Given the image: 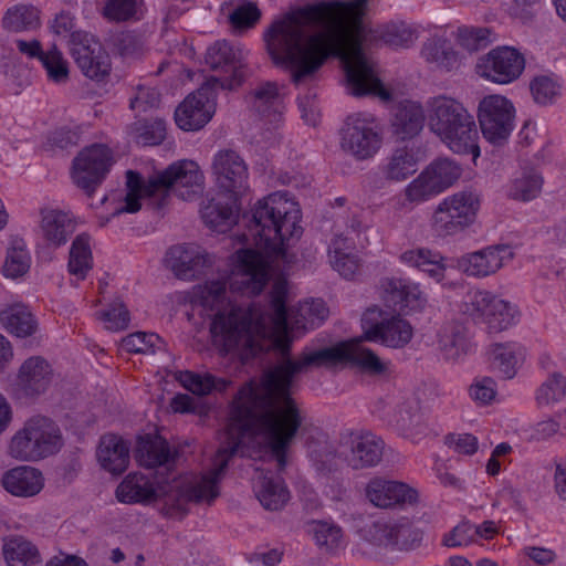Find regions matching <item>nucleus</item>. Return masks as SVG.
<instances>
[{"label": "nucleus", "instance_id": "1", "mask_svg": "<svg viewBox=\"0 0 566 566\" xmlns=\"http://www.w3.org/2000/svg\"><path fill=\"white\" fill-rule=\"evenodd\" d=\"M251 212L255 249L237 250L230 258L229 273L193 286L189 296L192 305L216 311L210 326L213 344L241 361L270 350L287 356L296 338L318 327L328 316L322 300L304 301L287 308L290 286L283 277L272 285L269 310L260 303L247 307L233 304L237 295H260L274 276L277 261L303 234L301 207L286 191L259 199Z\"/></svg>", "mask_w": 566, "mask_h": 566}, {"label": "nucleus", "instance_id": "21", "mask_svg": "<svg viewBox=\"0 0 566 566\" xmlns=\"http://www.w3.org/2000/svg\"><path fill=\"white\" fill-rule=\"evenodd\" d=\"M206 63L211 70L219 72L218 75L207 80L211 87L233 90L242 83L244 76L242 65L237 60L233 48L227 41H217L208 48Z\"/></svg>", "mask_w": 566, "mask_h": 566}, {"label": "nucleus", "instance_id": "31", "mask_svg": "<svg viewBox=\"0 0 566 566\" xmlns=\"http://www.w3.org/2000/svg\"><path fill=\"white\" fill-rule=\"evenodd\" d=\"M1 483L4 490L14 496L31 497L44 488V476L35 468L20 465L7 471Z\"/></svg>", "mask_w": 566, "mask_h": 566}, {"label": "nucleus", "instance_id": "27", "mask_svg": "<svg viewBox=\"0 0 566 566\" xmlns=\"http://www.w3.org/2000/svg\"><path fill=\"white\" fill-rule=\"evenodd\" d=\"M390 423L407 439L418 442L427 431L428 424L416 397H409L397 405Z\"/></svg>", "mask_w": 566, "mask_h": 566}, {"label": "nucleus", "instance_id": "8", "mask_svg": "<svg viewBox=\"0 0 566 566\" xmlns=\"http://www.w3.org/2000/svg\"><path fill=\"white\" fill-rule=\"evenodd\" d=\"M62 433L54 420L35 415L27 419L8 443V454L19 461H39L56 453Z\"/></svg>", "mask_w": 566, "mask_h": 566}, {"label": "nucleus", "instance_id": "46", "mask_svg": "<svg viewBox=\"0 0 566 566\" xmlns=\"http://www.w3.org/2000/svg\"><path fill=\"white\" fill-rule=\"evenodd\" d=\"M422 170L441 193L453 187L463 172L460 164L446 157L431 161Z\"/></svg>", "mask_w": 566, "mask_h": 566}, {"label": "nucleus", "instance_id": "59", "mask_svg": "<svg viewBox=\"0 0 566 566\" xmlns=\"http://www.w3.org/2000/svg\"><path fill=\"white\" fill-rule=\"evenodd\" d=\"M135 138L143 145H158L166 136V124L163 119H154L150 123L136 124Z\"/></svg>", "mask_w": 566, "mask_h": 566}, {"label": "nucleus", "instance_id": "18", "mask_svg": "<svg viewBox=\"0 0 566 566\" xmlns=\"http://www.w3.org/2000/svg\"><path fill=\"white\" fill-rule=\"evenodd\" d=\"M70 52L86 77L95 82L107 80L112 71L111 59L93 35L81 31L73 33Z\"/></svg>", "mask_w": 566, "mask_h": 566}, {"label": "nucleus", "instance_id": "41", "mask_svg": "<svg viewBox=\"0 0 566 566\" xmlns=\"http://www.w3.org/2000/svg\"><path fill=\"white\" fill-rule=\"evenodd\" d=\"M420 160L418 149L400 147L392 151L381 171L389 180L402 181L417 171Z\"/></svg>", "mask_w": 566, "mask_h": 566}, {"label": "nucleus", "instance_id": "58", "mask_svg": "<svg viewBox=\"0 0 566 566\" xmlns=\"http://www.w3.org/2000/svg\"><path fill=\"white\" fill-rule=\"evenodd\" d=\"M470 398L479 406H488L495 401L497 386L491 377H476L469 387Z\"/></svg>", "mask_w": 566, "mask_h": 566}, {"label": "nucleus", "instance_id": "61", "mask_svg": "<svg viewBox=\"0 0 566 566\" xmlns=\"http://www.w3.org/2000/svg\"><path fill=\"white\" fill-rule=\"evenodd\" d=\"M473 524L465 521L454 526L442 537V544L447 547H463L475 543Z\"/></svg>", "mask_w": 566, "mask_h": 566}, {"label": "nucleus", "instance_id": "23", "mask_svg": "<svg viewBox=\"0 0 566 566\" xmlns=\"http://www.w3.org/2000/svg\"><path fill=\"white\" fill-rule=\"evenodd\" d=\"M365 496L370 504L380 509L416 504L419 492L409 484L384 476H373L366 483Z\"/></svg>", "mask_w": 566, "mask_h": 566}, {"label": "nucleus", "instance_id": "26", "mask_svg": "<svg viewBox=\"0 0 566 566\" xmlns=\"http://www.w3.org/2000/svg\"><path fill=\"white\" fill-rule=\"evenodd\" d=\"M252 107L269 132L276 130L282 124L284 103L276 84L268 82L255 88Z\"/></svg>", "mask_w": 566, "mask_h": 566}, {"label": "nucleus", "instance_id": "11", "mask_svg": "<svg viewBox=\"0 0 566 566\" xmlns=\"http://www.w3.org/2000/svg\"><path fill=\"white\" fill-rule=\"evenodd\" d=\"M460 311L474 322L484 324L492 333L509 329L520 318L516 304L486 290L468 292Z\"/></svg>", "mask_w": 566, "mask_h": 566}, {"label": "nucleus", "instance_id": "28", "mask_svg": "<svg viewBox=\"0 0 566 566\" xmlns=\"http://www.w3.org/2000/svg\"><path fill=\"white\" fill-rule=\"evenodd\" d=\"M434 346L448 363H460L472 352L470 339L462 326L455 323H447L438 329Z\"/></svg>", "mask_w": 566, "mask_h": 566}, {"label": "nucleus", "instance_id": "45", "mask_svg": "<svg viewBox=\"0 0 566 566\" xmlns=\"http://www.w3.org/2000/svg\"><path fill=\"white\" fill-rule=\"evenodd\" d=\"M93 268V254L90 235L78 234L72 242L69 253L67 271L76 277L84 280Z\"/></svg>", "mask_w": 566, "mask_h": 566}, {"label": "nucleus", "instance_id": "29", "mask_svg": "<svg viewBox=\"0 0 566 566\" xmlns=\"http://www.w3.org/2000/svg\"><path fill=\"white\" fill-rule=\"evenodd\" d=\"M347 462L353 469L377 465L384 452V441L369 431L353 433L349 437Z\"/></svg>", "mask_w": 566, "mask_h": 566}, {"label": "nucleus", "instance_id": "10", "mask_svg": "<svg viewBox=\"0 0 566 566\" xmlns=\"http://www.w3.org/2000/svg\"><path fill=\"white\" fill-rule=\"evenodd\" d=\"M480 209L481 197L475 191L453 192L434 206L430 228L440 237L455 235L475 223Z\"/></svg>", "mask_w": 566, "mask_h": 566}, {"label": "nucleus", "instance_id": "62", "mask_svg": "<svg viewBox=\"0 0 566 566\" xmlns=\"http://www.w3.org/2000/svg\"><path fill=\"white\" fill-rule=\"evenodd\" d=\"M512 451V446L507 442L497 444L491 452V457L486 462V473L491 476L499 475L502 469L506 468L507 463H510L509 457Z\"/></svg>", "mask_w": 566, "mask_h": 566}, {"label": "nucleus", "instance_id": "49", "mask_svg": "<svg viewBox=\"0 0 566 566\" xmlns=\"http://www.w3.org/2000/svg\"><path fill=\"white\" fill-rule=\"evenodd\" d=\"M405 202L410 206H419L441 195L430 178L422 170L403 189Z\"/></svg>", "mask_w": 566, "mask_h": 566}, {"label": "nucleus", "instance_id": "24", "mask_svg": "<svg viewBox=\"0 0 566 566\" xmlns=\"http://www.w3.org/2000/svg\"><path fill=\"white\" fill-rule=\"evenodd\" d=\"M398 260L401 264L408 268L417 269L443 286L455 285L444 283L446 272L449 268L448 259L437 250H432L426 247L410 248L402 251L399 254Z\"/></svg>", "mask_w": 566, "mask_h": 566}, {"label": "nucleus", "instance_id": "50", "mask_svg": "<svg viewBox=\"0 0 566 566\" xmlns=\"http://www.w3.org/2000/svg\"><path fill=\"white\" fill-rule=\"evenodd\" d=\"M562 87L559 78L554 75H538L530 83L531 94L541 105L555 103L562 95Z\"/></svg>", "mask_w": 566, "mask_h": 566}, {"label": "nucleus", "instance_id": "39", "mask_svg": "<svg viewBox=\"0 0 566 566\" xmlns=\"http://www.w3.org/2000/svg\"><path fill=\"white\" fill-rule=\"evenodd\" d=\"M174 378L179 385L196 396H208L212 392H223L230 386L231 381L217 377L210 373H196L192 370H178Z\"/></svg>", "mask_w": 566, "mask_h": 566}, {"label": "nucleus", "instance_id": "44", "mask_svg": "<svg viewBox=\"0 0 566 566\" xmlns=\"http://www.w3.org/2000/svg\"><path fill=\"white\" fill-rule=\"evenodd\" d=\"M543 178L534 168H523L506 185L507 197L518 201H531L542 191Z\"/></svg>", "mask_w": 566, "mask_h": 566}, {"label": "nucleus", "instance_id": "3", "mask_svg": "<svg viewBox=\"0 0 566 566\" xmlns=\"http://www.w3.org/2000/svg\"><path fill=\"white\" fill-rule=\"evenodd\" d=\"M353 363L371 376L391 371V361L381 359L359 340L342 342L331 347L306 348L295 359H286L265 371L260 382L250 381L237 394L232 428L242 429L251 420L264 454L273 458L280 469L286 465L287 451L303 422V413L291 396L294 377L313 367H334Z\"/></svg>", "mask_w": 566, "mask_h": 566}, {"label": "nucleus", "instance_id": "48", "mask_svg": "<svg viewBox=\"0 0 566 566\" xmlns=\"http://www.w3.org/2000/svg\"><path fill=\"white\" fill-rule=\"evenodd\" d=\"M39 25V10L30 4L13 6L6 11L2 18V27L10 32L28 31Z\"/></svg>", "mask_w": 566, "mask_h": 566}, {"label": "nucleus", "instance_id": "7", "mask_svg": "<svg viewBox=\"0 0 566 566\" xmlns=\"http://www.w3.org/2000/svg\"><path fill=\"white\" fill-rule=\"evenodd\" d=\"M426 123L429 130L452 153L480 155L479 132L475 119L459 99L437 95L426 102Z\"/></svg>", "mask_w": 566, "mask_h": 566}, {"label": "nucleus", "instance_id": "52", "mask_svg": "<svg viewBox=\"0 0 566 566\" xmlns=\"http://www.w3.org/2000/svg\"><path fill=\"white\" fill-rule=\"evenodd\" d=\"M39 61L45 70L49 81L55 84L67 82L70 74L69 62L55 45L44 51Z\"/></svg>", "mask_w": 566, "mask_h": 566}, {"label": "nucleus", "instance_id": "22", "mask_svg": "<svg viewBox=\"0 0 566 566\" xmlns=\"http://www.w3.org/2000/svg\"><path fill=\"white\" fill-rule=\"evenodd\" d=\"M166 264L178 279L193 281L213 266L214 256L198 244L184 243L167 251Z\"/></svg>", "mask_w": 566, "mask_h": 566}, {"label": "nucleus", "instance_id": "19", "mask_svg": "<svg viewBox=\"0 0 566 566\" xmlns=\"http://www.w3.org/2000/svg\"><path fill=\"white\" fill-rule=\"evenodd\" d=\"M515 258L513 247L493 244L465 253L457 261L459 270L474 279H485L496 274Z\"/></svg>", "mask_w": 566, "mask_h": 566}, {"label": "nucleus", "instance_id": "63", "mask_svg": "<svg viewBox=\"0 0 566 566\" xmlns=\"http://www.w3.org/2000/svg\"><path fill=\"white\" fill-rule=\"evenodd\" d=\"M447 443L455 452L472 455L479 449V439L472 433H452L447 437Z\"/></svg>", "mask_w": 566, "mask_h": 566}, {"label": "nucleus", "instance_id": "37", "mask_svg": "<svg viewBox=\"0 0 566 566\" xmlns=\"http://www.w3.org/2000/svg\"><path fill=\"white\" fill-rule=\"evenodd\" d=\"M317 548L328 555H338L347 546L346 536L333 521H312L307 528Z\"/></svg>", "mask_w": 566, "mask_h": 566}, {"label": "nucleus", "instance_id": "42", "mask_svg": "<svg viewBox=\"0 0 566 566\" xmlns=\"http://www.w3.org/2000/svg\"><path fill=\"white\" fill-rule=\"evenodd\" d=\"M489 357L494 369L513 378L524 359V348L517 343H496L490 347Z\"/></svg>", "mask_w": 566, "mask_h": 566}, {"label": "nucleus", "instance_id": "12", "mask_svg": "<svg viewBox=\"0 0 566 566\" xmlns=\"http://www.w3.org/2000/svg\"><path fill=\"white\" fill-rule=\"evenodd\" d=\"M384 144L380 123L368 113H356L347 116L339 130V147L357 161H366L376 157Z\"/></svg>", "mask_w": 566, "mask_h": 566}, {"label": "nucleus", "instance_id": "33", "mask_svg": "<svg viewBox=\"0 0 566 566\" xmlns=\"http://www.w3.org/2000/svg\"><path fill=\"white\" fill-rule=\"evenodd\" d=\"M19 382L28 395L46 392L54 382V375L50 364L41 357H30L20 367Z\"/></svg>", "mask_w": 566, "mask_h": 566}, {"label": "nucleus", "instance_id": "36", "mask_svg": "<svg viewBox=\"0 0 566 566\" xmlns=\"http://www.w3.org/2000/svg\"><path fill=\"white\" fill-rule=\"evenodd\" d=\"M258 471L253 489L262 506L266 510L277 511L282 509L290 499V493L284 482L279 476H269L263 470Z\"/></svg>", "mask_w": 566, "mask_h": 566}, {"label": "nucleus", "instance_id": "43", "mask_svg": "<svg viewBox=\"0 0 566 566\" xmlns=\"http://www.w3.org/2000/svg\"><path fill=\"white\" fill-rule=\"evenodd\" d=\"M172 458L167 441L160 436L146 434L138 439L136 460L145 468H156Z\"/></svg>", "mask_w": 566, "mask_h": 566}, {"label": "nucleus", "instance_id": "56", "mask_svg": "<svg viewBox=\"0 0 566 566\" xmlns=\"http://www.w3.org/2000/svg\"><path fill=\"white\" fill-rule=\"evenodd\" d=\"M457 40L464 49L475 51L491 42V30L480 27H460L457 30Z\"/></svg>", "mask_w": 566, "mask_h": 566}, {"label": "nucleus", "instance_id": "15", "mask_svg": "<svg viewBox=\"0 0 566 566\" xmlns=\"http://www.w3.org/2000/svg\"><path fill=\"white\" fill-rule=\"evenodd\" d=\"M376 295L386 308L403 314L420 312L428 303L421 284L408 277H381L376 285Z\"/></svg>", "mask_w": 566, "mask_h": 566}, {"label": "nucleus", "instance_id": "4", "mask_svg": "<svg viewBox=\"0 0 566 566\" xmlns=\"http://www.w3.org/2000/svg\"><path fill=\"white\" fill-rule=\"evenodd\" d=\"M237 405L234 397L223 432V443L214 454L211 468L201 475L186 474L171 482L160 483L157 479L139 472L127 474L117 485L115 491L116 500L124 504L149 505L163 502L165 513L169 516L184 513L190 501L212 502L219 495V483L223 471L235 453L249 458H263L264 447L256 438V430L249 420V424L242 429L232 428V413Z\"/></svg>", "mask_w": 566, "mask_h": 566}, {"label": "nucleus", "instance_id": "64", "mask_svg": "<svg viewBox=\"0 0 566 566\" xmlns=\"http://www.w3.org/2000/svg\"><path fill=\"white\" fill-rule=\"evenodd\" d=\"M159 103V93L153 87H139L136 96L130 101L134 111H146Z\"/></svg>", "mask_w": 566, "mask_h": 566}, {"label": "nucleus", "instance_id": "16", "mask_svg": "<svg viewBox=\"0 0 566 566\" xmlns=\"http://www.w3.org/2000/svg\"><path fill=\"white\" fill-rule=\"evenodd\" d=\"M526 65L524 54L514 46H496L479 57L476 74L494 84L506 85L523 74Z\"/></svg>", "mask_w": 566, "mask_h": 566}, {"label": "nucleus", "instance_id": "51", "mask_svg": "<svg viewBox=\"0 0 566 566\" xmlns=\"http://www.w3.org/2000/svg\"><path fill=\"white\" fill-rule=\"evenodd\" d=\"M421 55L428 63L447 70L452 69L458 61L457 53L442 39H433L427 42L422 48Z\"/></svg>", "mask_w": 566, "mask_h": 566}, {"label": "nucleus", "instance_id": "25", "mask_svg": "<svg viewBox=\"0 0 566 566\" xmlns=\"http://www.w3.org/2000/svg\"><path fill=\"white\" fill-rule=\"evenodd\" d=\"M75 231L72 216L56 208L40 210L39 233L50 248L64 245Z\"/></svg>", "mask_w": 566, "mask_h": 566}, {"label": "nucleus", "instance_id": "60", "mask_svg": "<svg viewBox=\"0 0 566 566\" xmlns=\"http://www.w3.org/2000/svg\"><path fill=\"white\" fill-rule=\"evenodd\" d=\"M381 36L387 44L396 48L408 46L417 39L415 30L403 22L386 27Z\"/></svg>", "mask_w": 566, "mask_h": 566}, {"label": "nucleus", "instance_id": "13", "mask_svg": "<svg viewBox=\"0 0 566 566\" xmlns=\"http://www.w3.org/2000/svg\"><path fill=\"white\" fill-rule=\"evenodd\" d=\"M481 133L493 146L507 143L515 128L516 108L514 103L502 94L482 97L476 109Z\"/></svg>", "mask_w": 566, "mask_h": 566}, {"label": "nucleus", "instance_id": "14", "mask_svg": "<svg viewBox=\"0 0 566 566\" xmlns=\"http://www.w3.org/2000/svg\"><path fill=\"white\" fill-rule=\"evenodd\" d=\"M114 163V154L106 145L87 146L73 159L71 178L78 188L91 195L106 178Z\"/></svg>", "mask_w": 566, "mask_h": 566}, {"label": "nucleus", "instance_id": "6", "mask_svg": "<svg viewBox=\"0 0 566 566\" xmlns=\"http://www.w3.org/2000/svg\"><path fill=\"white\" fill-rule=\"evenodd\" d=\"M211 172L217 191L207 195L200 214L210 229L224 232L238 220L239 200L249 187L248 166L235 150L221 149L213 155Z\"/></svg>", "mask_w": 566, "mask_h": 566}, {"label": "nucleus", "instance_id": "57", "mask_svg": "<svg viewBox=\"0 0 566 566\" xmlns=\"http://www.w3.org/2000/svg\"><path fill=\"white\" fill-rule=\"evenodd\" d=\"M98 319L104 324L106 329L118 332L128 326L130 317L125 305L120 301H115L99 313Z\"/></svg>", "mask_w": 566, "mask_h": 566}, {"label": "nucleus", "instance_id": "35", "mask_svg": "<svg viewBox=\"0 0 566 566\" xmlns=\"http://www.w3.org/2000/svg\"><path fill=\"white\" fill-rule=\"evenodd\" d=\"M426 122V107L418 102L406 101L397 107L391 120L394 135L400 139L418 135Z\"/></svg>", "mask_w": 566, "mask_h": 566}, {"label": "nucleus", "instance_id": "47", "mask_svg": "<svg viewBox=\"0 0 566 566\" xmlns=\"http://www.w3.org/2000/svg\"><path fill=\"white\" fill-rule=\"evenodd\" d=\"M222 10L235 30L251 29L261 18V11L258 6L248 0H232Z\"/></svg>", "mask_w": 566, "mask_h": 566}, {"label": "nucleus", "instance_id": "53", "mask_svg": "<svg viewBox=\"0 0 566 566\" xmlns=\"http://www.w3.org/2000/svg\"><path fill=\"white\" fill-rule=\"evenodd\" d=\"M566 396V377L559 373L549 375L537 388L535 399L538 406H552Z\"/></svg>", "mask_w": 566, "mask_h": 566}, {"label": "nucleus", "instance_id": "17", "mask_svg": "<svg viewBox=\"0 0 566 566\" xmlns=\"http://www.w3.org/2000/svg\"><path fill=\"white\" fill-rule=\"evenodd\" d=\"M377 314L381 315V312L374 307L367 310L363 315L364 339L394 349L403 348L410 343L413 337V328L407 319L402 318L400 314H396L377 321Z\"/></svg>", "mask_w": 566, "mask_h": 566}, {"label": "nucleus", "instance_id": "55", "mask_svg": "<svg viewBox=\"0 0 566 566\" xmlns=\"http://www.w3.org/2000/svg\"><path fill=\"white\" fill-rule=\"evenodd\" d=\"M142 7L143 0H106L103 14L109 21L124 22L138 19Z\"/></svg>", "mask_w": 566, "mask_h": 566}, {"label": "nucleus", "instance_id": "34", "mask_svg": "<svg viewBox=\"0 0 566 566\" xmlns=\"http://www.w3.org/2000/svg\"><path fill=\"white\" fill-rule=\"evenodd\" d=\"M409 532V527L396 522L377 521L361 530V551L373 554L374 551L399 544L400 536Z\"/></svg>", "mask_w": 566, "mask_h": 566}, {"label": "nucleus", "instance_id": "38", "mask_svg": "<svg viewBox=\"0 0 566 566\" xmlns=\"http://www.w3.org/2000/svg\"><path fill=\"white\" fill-rule=\"evenodd\" d=\"M32 256L27 242L22 238H12L6 250L1 274L8 280L18 281L30 272Z\"/></svg>", "mask_w": 566, "mask_h": 566}, {"label": "nucleus", "instance_id": "20", "mask_svg": "<svg viewBox=\"0 0 566 566\" xmlns=\"http://www.w3.org/2000/svg\"><path fill=\"white\" fill-rule=\"evenodd\" d=\"M216 94L210 83L188 95L175 111V122L185 132L205 127L216 113Z\"/></svg>", "mask_w": 566, "mask_h": 566}, {"label": "nucleus", "instance_id": "2", "mask_svg": "<svg viewBox=\"0 0 566 566\" xmlns=\"http://www.w3.org/2000/svg\"><path fill=\"white\" fill-rule=\"evenodd\" d=\"M367 0L310 4L274 19L264 31L273 63L289 70L295 83L316 72L327 60L340 57L350 94L375 95L389 101L390 93L361 50V15Z\"/></svg>", "mask_w": 566, "mask_h": 566}, {"label": "nucleus", "instance_id": "40", "mask_svg": "<svg viewBox=\"0 0 566 566\" xmlns=\"http://www.w3.org/2000/svg\"><path fill=\"white\" fill-rule=\"evenodd\" d=\"M2 555L8 566H42L43 563L39 548L22 536L4 538Z\"/></svg>", "mask_w": 566, "mask_h": 566}, {"label": "nucleus", "instance_id": "9", "mask_svg": "<svg viewBox=\"0 0 566 566\" xmlns=\"http://www.w3.org/2000/svg\"><path fill=\"white\" fill-rule=\"evenodd\" d=\"M370 224L364 219L363 211L353 212L347 221L336 220L326 242L328 264L340 276L354 279L361 266L357 251V240Z\"/></svg>", "mask_w": 566, "mask_h": 566}, {"label": "nucleus", "instance_id": "32", "mask_svg": "<svg viewBox=\"0 0 566 566\" xmlns=\"http://www.w3.org/2000/svg\"><path fill=\"white\" fill-rule=\"evenodd\" d=\"M99 465L114 475L123 473L129 464V443L116 434L101 438L96 451Z\"/></svg>", "mask_w": 566, "mask_h": 566}, {"label": "nucleus", "instance_id": "30", "mask_svg": "<svg viewBox=\"0 0 566 566\" xmlns=\"http://www.w3.org/2000/svg\"><path fill=\"white\" fill-rule=\"evenodd\" d=\"M0 326L9 334L24 338L36 332L38 322L30 307L13 297L0 307Z\"/></svg>", "mask_w": 566, "mask_h": 566}, {"label": "nucleus", "instance_id": "54", "mask_svg": "<svg viewBox=\"0 0 566 566\" xmlns=\"http://www.w3.org/2000/svg\"><path fill=\"white\" fill-rule=\"evenodd\" d=\"M120 347L127 353L154 354L164 347V340L156 333L136 332L125 336Z\"/></svg>", "mask_w": 566, "mask_h": 566}, {"label": "nucleus", "instance_id": "5", "mask_svg": "<svg viewBox=\"0 0 566 566\" xmlns=\"http://www.w3.org/2000/svg\"><path fill=\"white\" fill-rule=\"evenodd\" d=\"M205 175L199 165L190 159H181L156 172L147 180L137 171L127 170L125 191L105 197L111 207V216L136 213L148 201L155 208H164L170 192L182 200H192L203 191Z\"/></svg>", "mask_w": 566, "mask_h": 566}]
</instances>
